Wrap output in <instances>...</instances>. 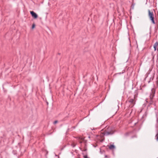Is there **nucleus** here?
Masks as SVG:
<instances>
[{"label":"nucleus","instance_id":"nucleus-13","mask_svg":"<svg viewBox=\"0 0 158 158\" xmlns=\"http://www.w3.org/2000/svg\"><path fill=\"white\" fill-rule=\"evenodd\" d=\"M73 147H75V145H73Z\"/></svg>","mask_w":158,"mask_h":158},{"label":"nucleus","instance_id":"nucleus-2","mask_svg":"<svg viewBox=\"0 0 158 158\" xmlns=\"http://www.w3.org/2000/svg\"><path fill=\"white\" fill-rule=\"evenodd\" d=\"M148 15L152 23L155 24V23L154 20L153 13L152 12H151L149 10H148Z\"/></svg>","mask_w":158,"mask_h":158},{"label":"nucleus","instance_id":"nucleus-8","mask_svg":"<svg viewBox=\"0 0 158 158\" xmlns=\"http://www.w3.org/2000/svg\"><path fill=\"white\" fill-rule=\"evenodd\" d=\"M57 123H58V121L57 120H56L53 123H54V124H56Z\"/></svg>","mask_w":158,"mask_h":158},{"label":"nucleus","instance_id":"nucleus-6","mask_svg":"<svg viewBox=\"0 0 158 158\" xmlns=\"http://www.w3.org/2000/svg\"><path fill=\"white\" fill-rule=\"evenodd\" d=\"M77 138L80 143H82V141L83 140V138L80 137H77Z\"/></svg>","mask_w":158,"mask_h":158},{"label":"nucleus","instance_id":"nucleus-11","mask_svg":"<svg viewBox=\"0 0 158 158\" xmlns=\"http://www.w3.org/2000/svg\"><path fill=\"white\" fill-rule=\"evenodd\" d=\"M105 157L106 158L107 157V156H106H106H105Z\"/></svg>","mask_w":158,"mask_h":158},{"label":"nucleus","instance_id":"nucleus-1","mask_svg":"<svg viewBox=\"0 0 158 158\" xmlns=\"http://www.w3.org/2000/svg\"><path fill=\"white\" fill-rule=\"evenodd\" d=\"M126 102L129 104V106L131 108L135 104V101L134 99H128Z\"/></svg>","mask_w":158,"mask_h":158},{"label":"nucleus","instance_id":"nucleus-10","mask_svg":"<svg viewBox=\"0 0 158 158\" xmlns=\"http://www.w3.org/2000/svg\"><path fill=\"white\" fill-rule=\"evenodd\" d=\"M84 158H88L87 155H84L83 156Z\"/></svg>","mask_w":158,"mask_h":158},{"label":"nucleus","instance_id":"nucleus-9","mask_svg":"<svg viewBox=\"0 0 158 158\" xmlns=\"http://www.w3.org/2000/svg\"><path fill=\"white\" fill-rule=\"evenodd\" d=\"M35 24H33V25H32V28L33 29L35 27Z\"/></svg>","mask_w":158,"mask_h":158},{"label":"nucleus","instance_id":"nucleus-4","mask_svg":"<svg viewBox=\"0 0 158 158\" xmlns=\"http://www.w3.org/2000/svg\"><path fill=\"white\" fill-rule=\"evenodd\" d=\"M30 13L31 15L34 18L36 19L38 17L37 15L33 11H30Z\"/></svg>","mask_w":158,"mask_h":158},{"label":"nucleus","instance_id":"nucleus-7","mask_svg":"<svg viewBox=\"0 0 158 158\" xmlns=\"http://www.w3.org/2000/svg\"><path fill=\"white\" fill-rule=\"evenodd\" d=\"M115 147L114 145H111L109 147V148L110 149H112L114 148Z\"/></svg>","mask_w":158,"mask_h":158},{"label":"nucleus","instance_id":"nucleus-3","mask_svg":"<svg viewBox=\"0 0 158 158\" xmlns=\"http://www.w3.org/2000/svg\"><path fill=\"white\" fill-rule=\"evenodd\" d=\"M114 130L113 129H109L104 132V135L108 136L109 135H112L114 133Z\"/></svg>","mask_w":158,"mask_h":158},{"label":"nucleus","instance_id":"nucleus-5","mask_svg":"<svg viewBox=\"0 0 158 158\" xmlns=\"http://www.w3.org/2000/svg\"><path fill=\"white\" fill-rule=\"evenodd\" d=\"M153 48L154 49V51L157 50L158 51V42H156L153 45Z\"/></svg>","mask_w":158,"mask_h":158},{"label":"nucleus","instance_id":"nucleus-12","mask_svg":"<svg viewBox=\"0 0 158 158\" xmlns=\"http://www.w3.org/2000/svg\"><path fill=\"white\" fill-rule=\"evenodd\" d=\"M95 129H96L93 128V129H92V130H95Z\"/></svg>","mask_w":158,"mask_h":158}]
</instances>
